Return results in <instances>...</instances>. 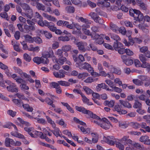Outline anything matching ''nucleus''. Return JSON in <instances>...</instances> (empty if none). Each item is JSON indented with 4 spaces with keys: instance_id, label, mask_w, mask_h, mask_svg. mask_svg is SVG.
<instances>
[{
    "instance_id": "1",
    "label": "nucleus",
    "mask_w": 150,
    "mask_h": 150,
    "mask_svg": "<svg viewBox=\"0 0 150 150\" xmlns=\"http://www.w3.org/2000/svg\"><path fill=\"white\" fill-rule=\"evenodd\" d=\"M129 13L130 16L134 17L135 23H137L138 22L140 23L144 19L143 14L139 10L131 8L129 9Z\"/></svg>"
},
{
    "instance_id": "2",
    "label": "nucleus",
    "mask_w": 150,
    "mask_h": 150,
    "mask_svg": "<svg viewBox=\"0 0 150 150\" xmlns=\"http://www.w3.org/2000/svg\"><path fill=\"white\" fill-rule=\"evenodd\" d=\"M75 109L77 111L81 112L83 114L88 115L90 117L93 118H98V116L96 114H94L91 111L86 110L83 107L76 106Z\"/></svg>"
},
{
    "instance_id": "3",
    "label": "nucleus",
    "mask_w": 150,
    "mask_h": 150,
    "mask_svg": "<svg viewBox=\"0 0 150 150\" xmlns=\"http://www.w3.org/2000/svg\"><path fill=\"white\" fill-rule=\"evenodd\" d=\"M13 103L17 106H23L25 110L29 112H32L33 110V108L27 104H23V102L20 99H13L12 100Z\"/></svg>"
},
{
    "instance_id": "4",
    "label": "nucleus",
    "mask_w": 150,
    "mask_h": 150,
    "mask_svg": "<svg viewBox=\"0 0 150 150\" xmlns=\"http://www.w3.org/2000/svg\"><path fill=\"white\" fill-rule=\"evenodd\" d=\"M78 47V49L79 50L83 52H85L87 50H90V49L89 47H88V49H86L85 46H87V44L85 42L80 41L77 42V41H75L74 42Z\"/></svg>"
},
{
    "instance_id": "5",
    "label": "nucleus",
    "mask_w": 150,
    "mask_h": 150,
    "mask_svg": "<svg viewBox=\"0 0 150 150\" xmlns=\"http://www.w3.org/2000/svg\"><path fill=\"white\" fill-rule=\"evenodd\" d=\"M78 21H80L83 23L81 26L82 30L90 28L89 25L91 24V23L87 19L84 18L82 17H79Z\"/></svg>"
},
{
    "instance_id": "6",
    "label": "nucleus",
    "mask_w": 150,
    "mask_h": 150,
    "mask_svg": "<svg viewBox=\"0 0 150 150\" xmlns=\"http://www.w3.org/2000/svg\"><path fill=\"white\" fill-rule=\"evenodd\" d=\"M88 16H90L95 22L100 24H102L103 23V20L97 15V13L91 12L89 14Z\"/></svg>"
},
{
    "instance_id": "7",
    "label": "nucleus",
    "mask_w": 150,
    "mask_h": 150,
    "mask_svg": "<svg viewBox=\"0 0 150 150\" xmlns=\"http://www.w3.org/2000/svg\"><path fill=\"white\" fill-rule=\"evenodd\" d=\"M100 127L103 128L107 130L110 128L111 125L109 121L105 118H103V121Z\"/></svg>"
},
{
    "instance_id": "8",
    "label": "nucleus",
    "mask_w": 150,
    "mask_h": 150,
    "mask_svg": "<svg viewBox=\"0 0 150 150\" xmlns=\"http://www.w3.org/2000/svg\"><path fill=\"white\" fill-rule=\"evenodd\" d=\"M114 140L115 138L112 136H108L103 137V140L108 144L111 145H113L115 144V141Z\"/></svg>"
},
{
    "instance_id": "9",
    "label": "nucleus",
    "mask_w": 150,
    "mask_h": 150,
    "mask_svg": "<svg viewBox=\"0 0 150 150\" xmlns=\"http://www.w3.org/2000/svg\"><path fill=\"white\" fill-rule=\"evenodd\" d=\"M66 72L62 69L59 70V72H54L53 74L54 76L57 78H61L65 76Z\"/></svg>"
},
{
    "instance_id": "10",
    "label": "nucleus",
    "mask_w": 150,
    "mask_h": 150,
    "mask_svg": "<svg viewBox=\"0 0 150 150\" xmlns=\"http://www.w3.org/2000/svg\"><path fill=\"white\" fill-rule=\"evenodd\" d=\"M35 30L34 25H29L26 24L24 26L23 32L26 33H28L30 31H34Z\"/></svg>"
},
{
    "instance_id": "11",
    "label": "nucleus",
    "mask_w": 150,
    "mask_h": 150,
    "mask_svg": "<svg viewBox=\"0 0 150 150\" xmlns=\"http://www.w3.org/2000/svg\"><path fill=\"white\" fill-rule=\"evenodd\" d=\"M16 81L18 83H21L23 82H25V80L21 78L19 76H18L16 74H11L10 77Z\"/></svg>"
},
{
    "instance_id": "12",
    "label": "nucleus",
    "mask_w": 150,
    "mask_h": 150,
    "mask_svg": "<svg viewBox=\"0 0 150 150\" xmlns=\"http://www.w3.org/2000/svg\"><path fill=\"white\" fill-rule=\"evenodd\" d=\"M139 141L142 142L144 143V144L150 145V139L147 136H144L141 137L139 138Z\"/></svg>"
},
{
    "instance_id": "13",
    "label": "nucleus",
    "mask_w": 150,
    "mask_h": 150,
    "mask_svg": "<svg viewBox=\"0 0 150 150\" xmlns=\"http://www.w3.org/2000/svg\"><path fill=\"white\" fill-rule=\"evenodd\" d=\"M15 144V142L12 139L8 137H7L6 138L5 144L6 147H10V144L14 146Z\"/></svg>"
},
{
    "instance_id": "14",
    "label": "nucleus",
    "mask_w": 150,
    "mask_h": 150,
    "mask_svg": "<svg viewBox=\"0 0 150 150\" xmlns=\"http://www.w3.org/2000/svg\"><path fill=\"white\" fill-rule=\"evenodd\" d=\"M54 24L52 22H47L45 24V26L47 27L50 30L53 32H54L56 29V27L54 26Z\"/></svg>"
},
{
    "instance_id": "15",
    "label": "nucleus",
    "mask_w": 150,
    "mask_h": 150,
    "mask_svg": "<svg viewBox=\"0 0 150 150\" xmlns=\"http://www.w3.org/2000/svg\"><path fill=\"white\" fill-rule=\"evenodd\" d=\"M71 48V46L69 45H65L62 47V49L65 52L64 54L65 57L68 56V54L67 52L70 51Z\"/></svg>"
},
{
    "instance_id": "16",
    "label": "nucleus",
    "mask_w": 150,
    "mask_h": 150,
    "mask_svg": "<svg viewBox=\"0 0 150 150\" xmlns=\"http://www.w3.org/2000/svg\"><path fill=\"white\" fill-rule=\"evenodd\" d=\"M40 33L44 35L45 37L48 39H50L52 37V35L51 33L47 31L42 30H40Z\"/></svg>"
},
{
    "instance_id": "17",
    "label": "nucleus",
    "mask_w": 150,
    "mask_h": 150,
    "mask_svg": "<svg viewBox=\"0 0 150 150\" xmlns=\"http://www.w3.org/2000/svg\"><path fill=\"white\" fill-rule=\"evenodd\" d=\"M82 65H83V66L82 67V69L87 70L88 71H93V68H92L91 65L88 63L85 62Z\"/></svg>"
},
{
    "instance_id": "18",
    "label": "nucleus",
    "mask_w": 150,
    "mask_h": 150,
    "mask_svg": "<svg viewBox=\"0 0 150 150\" xmlns=\"http://www.w3.org/2000/svg\"><path fill=\"white\" fill-rule=\"evenodd\" d=\"M123 45L121 42L118 41H115L113 45V47L116 51L121 47H123Z\"/></svg>"
},
{
    "instance_id": "19",
    "label": "nucleus",
    "mask_w": 150,
    "mask_h": 150,
    "mask_svg": "<svg viewBox=\"0 0 150 150\" xmlns=\"http://www.w3.org/2000/svg\"><path fill=\"white\" fill-rule=\"evenodd\" d=\"M25 41L30 43H32L34 41L33 38L28 34H26L23 36Z\"/></svg>"
},
{
    "instance_id": "20",
    "label": "nucleus",
    "mask_w": 150,
    "mask_h": 150,
    "mask_svg": "<svg viewBox=\"0 0 150 150\" xmlns=\"http://www.w3.org/2000/svg\"><path fill=\"white\" fill-rule=\"evenodd\" d=\"M42 16L44 17L45 18L49 20L53 21H57V19L51 16L48 15L46 13H42Z\"/></svg>"
},
{
    "instance_id": "21",
    "label": "nucleus",
    "mask_w": 150,
    "mask_h": 150,
    "mask_svg": "<svg viewBox=\"0 0 150 150\" xmlns=\"http://www.w3.org/2000/svg\"><path fill=\"white\" fill-rule=\"evenodd\" d=\"M120 104L124 107L129 108H132V105L128 102L123 100H119Z\"/></svg>"
},
{
    "instance_id": "22",
    "label": "nucleus",
    "mask_w": 150,
    "mask_h": 150,
    "mask_svg": "<svg viewBox=\"0 0 150 150\" xmlns=\"http://www.w3.org/2000/svg\"><path fill=\"white\" fill-rule=\"evenodd\" d=\"M82 97V100L85 103H86L88 105H92L93 104L92 103L89 101V99H88L83 94L81 96Z\"/></svg>"
},
{
    "instance_id": "23",
    "label": "nucleus",
    "mask_w": 150,
    "mask_h": 150,
    "mask_svg": "<svg viewBox=\"0 0 150 150\" xmlns=\"http://www.w3.org/2000/svg\"><path fill=\"white\" fill-rule=\"evenodd\" d=\"M15 85L13 86H9L7 87V90L11 92H17L18 91V88L16 87V85L15 83Z\"/></svg>"
},
{
    "instance_id": "24",
    "label": "nucleus",
    "mask_w": 150,
    "mask_h": 150,
    "mask_svg": "<svg viewBox=\"0 0 150 150\" xmlns=\"http://www.w3.org/2000/svg\"><path fill=\"white\" fill-rule=\"evenodd\" d=\"M25 15L28 18L31 19L33 16V13L32 9L31 8L27 11L25 13Z\"/></svg>"
},
{
    "instance_id": "25",
    "label": "nucleus",
    "mask_w": 150,
    "mask_h": 150,
    "mask_svg": "<svg viewBox=\"0 0 150 150\" xmlns=\"http://www.w3.org/2000/svg\"><path fill=\"white\" fill-rule=\"evenodd\" d=\"M139 58L141 61L144 64H148L146 62V58L143 54H141L139 55Z\"/></svg>"
},
{
    "instance_id": "26",
    "label": "nucleus",
    "mask_w": 150,
    "mask_h": 150,
    "mask_svg": "<svg viewBox=\"0 0 150 150\" xmlns=\"http://www.w3.org/2000/svg\"><path fill=\"white\" fill-rule=\"evenodd\" d=\"M110 29L114 32H117L118 31L119 27L116 25L114 24L113 23L111 22L110 24Z\"/></svg>"
},
{
    "instance_id": "27",
    "label": "nucleus",
    "mask_w": 150,
    "mask_h": 150,
    "mask_svg": "<svg viewBox=\"0 0 150 150\" xmlns=\"http://www.w3.org/2000/svg\"><path fill=\"white\" fill-rule=\"evenodd\" d=\"M133 146L140 150H145L144 148L143 145H141L135 142L133 144L132 147Z\"/></svg>"
},
{
    "instance_id": "28",
    "label": "nucleus",
    "mask_w": 150,
    "mask_h": 150,
    "mask_svg": "<svg viewBox=\"0 0 150 150\" xmlns=\"http://www.w3.org/2000/svg\"><path fill=\"white\" fill-rule=\"evenodd\" d=\"M115 103V101L114 100H111L110 101L106 100L105 101L104 104L106 105H107L110 108L112 107Z\"/></svg>"
},
{
    "instance_id": "29",
    "label": "nucleus",
    "mask_w": 150,
    "mask_h": 150,
    "mask_svg": "<svg viewBox=\"0 0 150 150\" xmlns=\"http://www.w3.org/2000/svg\"><path fill=\"white\" fill-rule=\"evenodd\" d=\"M36 7L37 9L40 10L44 11L45 9V6L43 4L39 3L38 2L36 3Z\"/></svg>"
},
{
    "instance_id": "30",
    "label": "nucleus",
    "mask_w": 150,
    "mask_h": 150,
    "mask_svg": "<svg viewBox=\"0 0 150 150\" xmlns=\"http://www.w3.org/2000/svg\"><path fill=\"white\" fill-rule=\"evenodd\" d=\"M119 142H117L116 140L115 141V144L116 147L120 150H124V145L122 144Z\"/></svg>"
},
{
    "instance_id": "31",
    "label": "nucleus",
    "mask_w": 150,
    "mask_h": 150,
    "mask_svg": "<svg viewBox=\"0 0 150 150\" xmlns=\"http://www.w3.org/2000/svg\"><path fill=\"white\" fill-rule=\"evenodd\" d=\"M13 69L15 72L19 74L21 76H22V74H23L24 76V73H26L23 72L22 70L18 67H13Z\"/></svg>"
},
{
    "instance_id": "32",
    "label": "nucleus",
    "mask_w": 150,
    "mask_h": 150,
    "mask_svg": "<svg viewBox=\"0 0 150 150\" xmlns=\"http://www.w3.org/2000/svg\"><path fill=\"white\" fill-rule=\"evenodd\" d=\"M83 89L88 95L91 94H92L93 92V91L92 90L87 86H83Z\"/></svg>"
},
{
    "instance_id": "33",
    "label": "nucleus",
    "mask_w": 150,
    "mask_h": 150,
    "mask_svg": "<svg viewBox=\"0 0 150 150\" xmlns=\"http://www.w3.org/2000/svg\"><path fill=\"white\" fill-rule=\"evenodd\" d=\"M111 71L118 75H120L121 73V71L120 69H117L115 67L111 68Z\"/></svg>"
},
{
    "instance_id": "34",
    "label": "nucleus",
    "mask_w": 150,
    "mask_h": 150,
    "mask_svg": "<svg viewBox=\"0 0 150 150\" xmlns=\"http://www.w3.org/2000/svg\"><path fill=\"white\" fill-rule=\"evenodd\" d=\"M65 10L68 13H73L75 11L74 7L71 6H67L65 8Z\"/></svg>"
},
{
    "instance_id": "35",
    "label": "nucleus",
    "mask_w": 150,
    "mask_h": 150,
    "mask_svg": "<svg viewBox=\"0 0 150 150\" xmlns=\"http://www.w3.org/2000/svg\"><path fill=\"white\" fill-rule=\"evenodd\" d=\"M60 58L58 60L57 62V63L59 64L62 65L64 62L67 60V59L64 57H59Z\"/></svg>"
},
{
    "instance_id": "36",
    "label": "nucleus",
    "mask_w": 150,
    "mask_h": 150,
    "mask_svg": "<svg viewBox=\"0 0 150 150\" xmlns=\"http://www.w3.org/2000/svg\"><path fill=\"white\" fill-rule=\"evenodd\" d=\"M133 107L135 108H140L142 107V104L137 100H135Z\"/></svg>"
},
{
    "instance_id": "37",
    "label": "nucleus",
    "mask_w": 150,
    "mask_h": 150,
    "mask_svg": "<svg viewBox=\"0 0 150 150\" xmlns=\"http://www.w3.org/2000/svg\"><path fill=\"white\" fill-rule=\"evenodd\" d=\"M20 5L22 8L24 10L27 11L31 9L29 5L25 3L21 4V3Z\"/></svg>"
},
{
    "instance_id": "38",
    "label": "nucleus",
    "mask_w": 150,
    "mask_h": 150,
    "mask_svg": "<svg viewBox=\"0 0 150 150\" xmlns=\"http://www.w3.org/2000/svg\"><path fill=\"white\" fill-rule=\"evenodd\" d=\"M25 82L21 83V84L20 86V87L22 90H28L29 89V87L26 85L25 83Z\"/></svg>"
},
{
    "instance_id": "39",
    "label": "nucleus",
    "mask_w": 150,
    "mask_h": 150,
    "mask_svg": "<svg viewBox=\"0 0 150 150\" xmlns=\"http://www.w3.org/2000/svg\"><path fill=\"white\" fill-rule=\"evenodd\" d=\"M39 50V47L38 46L33 47L32 45H30V47L28 49L29 51L33 52H38Z\"/></svg>"
},
{
    "instance_id": "40",
    "label": "nucleus",
    "mask_w": 150,
    "mask_h": 150,
    "mask_svg": "<svg viewBox=\"0 0 150 150\" xmlns=\"http://www.w3.org/2000/svg\"><path fill=\"white\" fill-rule=\"evenodd\" d=\"M24 77L28 79V81L32 83L34 82V80L32 79L31 76L30 75L28 74L27 73H24Z\"/></svg>"
},
{
    "instance_id": "41",
    "label": "nucleus",
    "mask_w": 150,
    "mask_h": 150,
    "mask_svg": "<svg viewBox=\"0 0 150 150\" xmlns=\"http://www.w3.org/2000/svg\"><path fill=\"white\" fill-rule=\"evenodd\" d=\"M53 51L52 49H50L49 50V52L45 51L42 53V56L44 57H46L47 58V57H50V54H51V52Z\"/></svg>"
},
{
    "instance_id": "42",
    "label": "nucleus",
    "mask_w": 150,
    "mask_h": 150,
    "mask_svg": "<svg viewBox=\"0 0 150 150\" xmlns=\"http://www.w3.org/2000/svg\"><path fill=\"white\" fill-rule=\"evenodd\" d=\"M58 83H59V85L62 86H69L70 85V83L69 82L63 81H58Z\"/></svg>"
},
{
    "instance_id": "43",
    "label": "nucleus",
    "mask_w": 150,
    "mask_h": 150,
    "mask_svg": "<svg viewBox=\"0 0 150 150\" xmlns=\"http://www.w3.org/2000/svg\"><path fill=\"white\" fill-rule=\"evenodd\" d=\"M63 51L62 49H59L55 52V54L59 57H64Z\"/></svg>"
},
{
    "instance_id": "44",
    "label": "nucleus",
    "mask_w": 150,
    "mask_h": 150,
    "mask_svg": "<svg viewBox=\"0 0 150 150\" xmlns=\"http://www.w3.org/2000/svg\"><path fill=\"white\" fill-rule=\"evenodd\" d=\"M119 126L121 128L125 129L128 127V125L124 122H119Z\"/></svg>"
},
{
    "instance_id": "45",
    "label": "nucleus",
    "mask_w": 150,
    "mask_h": 150,
    "mask_svg": "<svg viewBox=\"0 0 150 150\" xmlns=\"http://www.w3.org/2000/svg\"><path fill=\"white\" fill-rule=\"evenodd\" d=\"M41 63L47 64L49 63V60L47 58L44 57H41Z\"/></svg>"
},
{
    "instance_id": "46",
    "label": "nucleus",
    "mask_w": 150,
    "mask_h": 150,
    "mask_svg": "<svg viewBox=\"0 0 150 150\" xmlns=\"http://www.w3.org/2000/svg\"><path fill=\"white\" fill-rule=\"evenodd\" d=\"M58 39L60 41L65 42L69 41L70 40V38H69L67 36H62L59 37Z\"/></svg>"
},
{
    "instance_id": "47",
    "label": "nucleus",
    "mask_w": 150,
    "mask_h": 150,
    "mask_svg": "<svg viewBox=\"0 0 150 150\" xmlns=\"http://www.w3.org/2000/svg\"><path fill=\"white\" fill-rule=\"evenodd\" d=\"M47 21L46 20L43 21L42 19H40V20L38 21V24L41 26L42 27H43L44 26H45L46 23H47Z\"/></svg>"
},
{
    "instance_id": "48",
    "label": "nucleus",
    "mask_w": 150,
    "mask_h": 150,
    "mask_svg": "<svg viewBox=\"0 0 150 150\" xmlns=\"http://www.w3.org/2000/svg\"><path fill=\"white\" fill-rule=\"evenodd\" d=\"M16 95L20 99L27 100V101L28 100L22 94L18 93L16 94Z\"/></svg>"
},
{
    "instance_id": "49",
    "label": "nucleus",
    "mask_w": 150,
    "mask_h": 150,
    "mask_svg": "<svg viewBox=\"0 0 150 150\" xmlns=\"http://www.w3.org/2000/svg\"><path fill=\"white\" fill-rule=\"evenodd\" d=\"M133 60L131 59L129 57H128V59L124 64L127 66H130L133 63Z\"/></svg>"
},
{
    "instance_id": "50",
    "label": "nucleus",
    "mask_w": 150,
    "mask_h": 150,
    "mask_svg": "<svg viewBox=\"0 0 150 150\" xmlns=\"http://www.w3.org/2000/svg\"><path fill=\"white\" fill-rule=\"evenodd\" d=\"M91 30L94 33H96L99 31V28L98 27L93 25L91 28Z\"/></svg>"
},
{
    "instance_id": "51",
    "label": "nucleus",
    "mask_w": 150,
    "mask_h": 150,
    "mask_svg": "<svg viewBox=\"0 0 150 150\" xmlns=\"http://www.w3.org/2000/svg\"><path fill=\"white\" fill-rule=\"evenodd\" d=\"M95 119H97V120H94L93 122L100 126H101V125L102 122V121H103V118L102 119H101L99 117L98 118H94Z\"/></svg>"
},
{
    "instance_id": "52",
    "label": "nucleus",
    "mask_w": 150,
    "mask_h": 150,
    "mask_svg": "<svg viewBox=\"0 0 150 150\" xmlns=\"http://www.w3.org/2000/svg\"><path fill=\"white\" fill-rule=\"evenodd\" d=\"M140 8L144 10H146L147 8V6L144 3L142 2L138 4Z\"/></svg>"
},
{
    "instance_id": "53",
    "label": "nucleus",
    "mask_w": 150,
    "mask_h": 150,
    "mask_svg": "<svg viewBox=\"0 0 150 150\" xmlns=\"http://www.w3.org/2000/svg\"><path fill=\"white\" fill-rule=\"evenodd\" d=\"M111 38L114 40H116V41H117L118 40H120V38L119 36L115 34H112L111 35Z\"/></svg>"
},
{
    "instance_id": "54",
    "label": "nucleus",
    "mask_w": 150,
    "mask_h": 150,
    "mask_svg": "<svg viewBox=\"0 0 150 150\" xmlns=\"http://www.w3.org/2000/svg\"><path fill=\"white\" fill-rule=\"evenodd\" d=\"M23 57L24 59L27 62H30L31 59V57L27 53L24 54Z\"/></svg>"
},
{
    "instance_id": "55",
    "label": "nucleus",
    "mask_w": 150,
    "mask_h": 150,
    "mask_svg": "<svg viewBox=\"0 0 150 150\" xmlns=\"http://www.w3.org/2000/svg\"><path fill=\"white\" fill-rule=\"evenodd\" d=\"M34 41L38 44H40L42 43V41L41 39L39 37H36L33 38Z\"/></svg>"
},
{
    "instance_id": "56",
    "label": "nucleus",
    "mask_w": 150,
    "mask_h": 150,
    "mask_svg": "<svg viewBox=\"0 0 150 150\" xmlns=\"http://www.w3.org/2000/svg\"><path fill=\"white\" fill-rule=\"evenodd\" d=\"M118 31L123 35H125L126 32L125 28L123 26L120 27V28H119Z\"/></svg>"
},
{
    "instance_id": "57",
    "label": "nucleus",
    "mask_w": 150,
    "mask_h": 150,
    "mask_svg": "<svg viewBox=\"0 0 150 150\" xmlns=\"http://www.w3.org/2000/svg\"><path fill=\"white\" fill-rule=\"evenodd\" d=\"M33 61L34 62L38 64H39L41 63V57H34L33 59Z\"/></svg>"
},
{
    "instance_id": "58",
    "label": "nucleus",
    "mask_w": 150,
    "mask_h": 150,
    "mask_svg": "<svg viewBox=\"0 0 150 150\" xmlns=\"http://www.w3.org/2000/svg\"><path fill=\"white\" fill-rule=\"evenodd\" d=\"M82 31L86 35H88L90 36H91L92 38L93 37V34L91 33L90 31L88 30H87V29H84L83 30H82Z\"/></svg>"
},
{
    "instance_id": "59",
    "label": "nucleus",
    "mask_w": 150,
    "mask_h": 150,
    "mask_svg": "<svg viewBox=\"0 0 150 150\" xmlns=\"http://www.w3.org/2000/svg\"><path fill=\"white\" fill-rule=\"evenodd\" d=\"M131 125L133 128L136 129H138L140 127V124L137 122H132Z\"/></svg>"
},
{
    "instance_id": "60",
    "label": "nucleus",
    "mask_w": 150,
    "mask_h": 150,
    "mask_svg": "<svg viewBox=\"0 0 150 150\" xmlns=\"http://www.w3.org/2000/svg\"><path fill=\"white\" fill-rule=\"evenodd\" d=\"M148 47L146 46H143L139 48V51L141 53H144L147 50Z\"/></svg>"
},
{
    "instance_id": "61",
    "label": "nucleus",
    "mask_w": 150,
    "mask_h": 150,
    "mask_svg": "<svg viewBox=\"0 0 150 150\" xmlns=\"http://www.w3.org/2000/svg\"><path fill=\"white\" fill-rule=\"evenodd\" d=\"M92 96L93 98V99H98L100 100V96L98 93H94L93 91L92 93Z\"/></svg>"
},
{
    "instance_id": "62",
    "label": "nucleus",
    "mask_w": 150,
    "mask_h": 150,
    "mask_svg": "<svg viewBox=\"0 0 150 150\" xmlns=\"http://www.w3.org/2000/svg\"><path fill=\"white\" fill-rule=\"evenodd\" d=\"M129 137L128 136H124L120 140L117 139L118 141H120V142H122V143L125 144V142L127 141V140L128 139Z\"/></svg>"
},
{
    "instance_id": "63",
    "label": "nucleus",
    "mask_w": 150,
    "mask_h": 150,
    "mask_svg": "<svg viewBox=\"0 0 150 150\" xmlns=\"http://www.w3.org/2000/svg\"><path fill=\"white\" fill-rule=\"evenodd\" d=\"M107 1H100V4L103 5V6L104 7H109L110 6V3Z\"/></svg>"
},
{
    "instance_id": "64",
    "label": "nucleus",
    "mask_w": 150,
    "mask_h": 150,
    "mask_svg": "<svg viewBox=\"0 0 150 150\" xmlns=\"http://www.w3.org/2000/svg\"><path fill=\"white\" fill-rule=\"evenodd\" d=\"M50 86L55 89L60 86L59 85L58 83H57L55 82H52L50 83Z\"/></svg>"
}]
</instances>
